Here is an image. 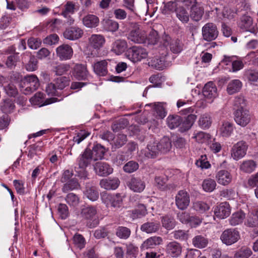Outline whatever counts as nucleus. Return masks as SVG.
Masks as SVG:
<instances>
[{
    "instance_id": "obj_52",
    "label": "nucleus",
    "mask_w": 258,
    "mask_h": 258,
    "mask_svg": "<svg viewBox=\"0 0 258 258\" xmlns=\"http://www.w3.org/2000/svg\"><path fill=\"white\" fill-rule=\"evenodd\" d=\"M131 230L126 227L119 226L116 229V235L120 239H126L131 235Z\"/></svg>"
},
{
    "instance_id": "obj_33",
    "label": "nucleus",
    "mask_w": 258,
    "mask_h": 258,
    "mask_svg": "<svg viewBox=\"0 0 258 258\" xmlns=\"http://www.w3.org/2000/svg\"><path fill=\"white\" fill-rule=\"evenodd\" d=\"M161 56L160 59L155 58L152 59L150 63L151 66L157 70H162L165 67V61H167L168 53H164V52L160 53Z\"/></svg>"
},
{
    "instance_id": "obj_56",
    "label": "nucleus",
    "mask_w": 258,
    "mask_h": 258,
    "mask_svg": "<svg viewBox=\"0 0 258 258\" xmlns=\"http://www.w3.org/2000/svg\"><path fill=\"white\" fill-rule=\"evenodd\" d=\"M252 254V251L249 248L242 247L234 254V258H248Z\"/></svg>"
},
{
    "instance_id": "obj_18",
    "label": "nucleus",
    "mask_w": 258,
    "mask_h": 258,
    "mask_svg": "<svg viewBox=\"0 0 258 258\" xmlns=\"http://www.w3.org/2000/svg\"><path fill=\"white\" fill-rule=\"evenodd\" d=\"M231 213L230 205L227 202L221 203L217 206L214 210V214L216 217L220 219H224L228 217Z\"/></svg>"
},
{
    "instance_id": "obj_15",
    "label": "nucleus",
    "mask_w": 258,
    "mask_h": 258,
    "mask_svg": "<svg viewBox=\"0 0 258 258\" xmlns=\"http://www.w3.org/2000/svg\"><path fill=\"white\" fill-rule=\"evenodd\" d=\"M101 199L106 205H110L114 208H119L122 204V197L120 194L115 195L103 194Z\"/></svg>"
},
{
    "instance_id": "obj_12",
    "label": "nucleus",
    "mask_w": 258,
    "mask_h": 258,
    "mask_svg": "<svg viewBox=\"0 0 258 258\" xmlns=\"http://www.w3.org/2000/svg\"><path fill=\"white\" fill-rule=\"evenodd\" d=\"M203 94L209 103H212L217 97V89L215 84L212 82L206 83L203 89Z\"/></svg>"
},
{
    "instance_id": "obj_43",
    "label": "nucleus",
    "mask_w": 258,
    "mask_h": 258,
    "mask_svg": "<svg viewBox=\"0 0 258 258\" xmlns=\"http://www.w3.org/2000/svg\"><path fill=\"white\" fill-rule=\"evenodd\" d=\"M212 122V119L210 115L208 113H204L200 117L198 123L201 128L206 129L210 127Z\"/></svg>"
},
{
    "instance_id": "obj_32",
    "label": "nucleus",
    "mask_w": 258,
    "mask_h": 258,
    "mask_svg": "<svg viewBox=\"0 0 258 258\" xmlns=\"http://www.w3.org/2000/svg\"><path fill=\"white\" fill-rule=\"evenodd\" d=\"M108 62L106 60L97 61L93 65L94 73L100 76H105L108 73Z\"/></svg>"
},
{
    "instance_id": "obj_17",
    "label": "nucleus",
    "mask_w": 258,
    "mask_h": 258,
    "mask_svg": "<svg viewBox=\"0 0 258 258\" xmlns=\"http://www.w3.org/2000/svg\"><path fill=\"white\" fill-rule=\"evenodd\" d=\"M44 95L43 93L37 92L30 99V101L33 105L39 107L51 104L55 101L56 98H53L46 100L44 101Z\"/></svg>"
},
{
    "instance_id": "obj_1",
    "label": "nucleus",
    "mask_w": 258,
    "mask_h": 258,
    "mask_svg": "<svg viewBox=\"0 0 258 258\" xmlns=\"http://www.w3.org/2000/svg\"><path fill=\"white\" fill-rule=\"evenodd\" d=\"M172 147L171 141L167 137H164L160 141L150 142L144 151L146 157L153 159L160 154H166L169 152Z\"/></svg>"
},
{
    "instance_id": "obj_42",
    "label": "nucleus",
    "mask_w": 258,
    "mask_h": 258,
    "mask_svg": "<svg viewBox=\"0 0 258 258\" xmlns=\"http://www.w3.org/2000/svg\"><path fill=\"white\" fill-rule=\"evenodd\" d=\"M102 25L105 30L112 32L116 31L119 28L118 22L110 19L103 20Z\"/></svg>"
},
{
    "instance_id": "obj_22",
    "label": "nucleus",
    "mask_w": 258,
    "mask_h": 258,
    "mask_svg": "<svg viewBox=\"0 0 258 258\" xmlns=\"http://www.w3.org/2000/svg\"><path fill=\"white\" fill-rule=\"evenodd\" d=\"M96 173L99 176H107L113 172V168L107 163L99 162L94 166Z\"/></svg>"
},
{
    "instance_id": "obj_4",
    "label": "nucleus",
    "mask_w": 258,
    "mask_h": 258,
    "mask_svg": "<svg viewBox=\"0 0 258 258\" xmlns=\"http://www.w3.org/2000/svg\"><path fill=\"white\" fill-rule=\"evenodd\" d=\"M105 37L101 34H92L88 38V45L93 48L89 54L93 57L98 56L99 51L105 43Z\"/></svg>"
},
{
    "instance_id": "obj_53",
    "label": "nucleus",
    "mask_w": 258,
    "mask_h": 258,
    "mask_svg": "<svg viewBox=\"0 0 258 258\" xmlns=\"http://www.w3.org/2000/svg\"><path fill=\"white\" fill-rule=\"evenodd\" d=\"M85 196L90 201H95L99 198V193L95 187H87L84 192Z\"/></svg>"
},
{
    "instance_id": "obj_11",
    "label": "nucleus",
    "mask_w": 258,
    "mask_h": 258,
    "mask_svg": "<svg viewBox=\"0 0 258 258\" xmlns=\"http://www.w3.org/2000/svg\"><path fill=\"white\" fill-rule=\"evenodd\" d=\"M163 51L165 50V53H167L166 52L167 47L169 46V48L173 53H178L181 51L182 50V45L180 41L178 39H171V38L168 36L166 35L163 38Z\"/></svg>"
},
{
    "instance_id": "obj_2",
    "label": "nucleus",
    "mask_w": 258,
    "mask_h": 258,
    "mask_svg": "<svg viewBox=\"0 0 258 258\" xmlns=\"http://www.w3.org/2000/svg\"><path fill=\"white\" fill-rule=\"evenodd\" d=\"M40 83L37 77L35 75L25 76L21 80L20 87L21 91L25 95H28L36 90Z\"/></svg>"
},
{
    "instance_id": "obj_20",
    "label": "nucleus",
    "mask_w": 258,
    "mask_h": 258,
    "mask_svg": "<svg viewBox=\"0 0 258 258\" xmlns=\"http://www.w3.org/2000/svg\"><path fill=\"white\" fill-rule=\"evenodd\" d=\"M167 253L172 257H177L182 252V247L180 243L176 241L168 243L166 247Z\"/></svg>"
},
{
    "instance_id": "obj_29",
    "label": "nucleus",
    "mask_w": 258,
    "mask_h": 258,
    "mask_svg": "<svg viewBox=\"0 0 258 258\" xmlns=\"http://www.w3.org/2000/svg\"><path fill=\"white\" fill-rule=\"evenodd\" d=\"M120 183L117 178L103 179L100 181V185L102 188L106 190L115 189Z\"/></svg>"
},
{
    "instance_id": "obj_41",
    "label": "nucleus",
    "mask_w": 258,
    "mask_h": 258,
    "mask_svg": "<svg viewBox=\"0 0 258 258\" xmlns=\"http://www.w3.org/2000/svg\"><path fill=\"white\" fill-rule=\"evenodd\" d=\"M245 217V214L242 211L235 212L229 219L230 224L232 226L237 225L243 222Z\"/></svg>"
},
{
    "instance_id": "obj_24",
    "label": "nucleus",
    "mask_w": 258,
    "mask_h": 258,
    "mask_svg": "<svg viewBox=\"0 0 258 258\" xmlns=\"http://www.w3.org/2000/svg\"><path fill=\"white\" fill-rule=\"evenodd\" d=\"M216 179L219 184L227 185L231 182L232 176L227 170H221L216 173Z\"/></svg>"
},
{
    "instance_id": "obj_31",
    "label": "nucleus",
    "mask_w": 258,
    "mask_h": 258,
    "mask_svg": "<svg viewBox=\"0 0 258 258\" xmlns=\"http://www.w3.org/2000/svg\"><path fill=\"white\" fill-rule=\"evenodd\" d=\"M127 46V43L125 40L118 39L112 44L111 51L116 55H120L124 52Z\"/></svg>"
},
{
    "instance_id": "obj_44",
    "label": "nucleus",
    "mask_w": 258,
    "mask_h": 258,
    "mask_svg": "<svg viewBox=\"0 0 258 258\" xmlns=\"http://www.w3.org/2000/svg\"><path fill=\"white\" fill-rule=\"evenodd\" d=\"M192 138L199 143H208L211 139V136L202 131L194 132Z\"/></svg>"
},
{
    "instance_id": "obj_39",
    "label": "nucleus",
    "mask_w": 258,
    "mask_h": 258,
    "mask_svg": "<svg viewBox=\"0 0 258 258\" xmlns=\"http://www.w3.org/2000/svg\"><path fill=\"white\" fill-rule=\"evenodd\" d=\"M192 244L196 248H203L207 246L208 239L203 235H197L192 238Z\"/></svg>"
},
{
    "instance_id": "obj_62",
    "label": "nucleus",
    "mask_w": 258,
    "mask_h": 258,
    "mask_svg": "<svg viewBox=\"0 0 258 258\" xmlns=\"http://www.w3.org/2000/svg\"><path fill=\"white\" fill-rule=\"evenodd\" d=\"M139 164L134 161H130L123 166V170L126 173H132L139 168Z\"/></svg>"
},
{
    "instance_id": "obj_30",
    "label": "nucleus",
    "mask_w": 258,
    "mask_h": 258,
    "mask_svg": "<svg viewBox=\"0 0 258 258\" xmlns=\"http://www.w3.org/2000/svg\"><path fill=\"white\" fill-rule=\"evenodd\" d=\"M82 23L87 28H94L99 25V19L95 15L88 14L83 18Z\"/></svg>"
},
{
    "instance_id": "obj_26",
    "label": "nucleus",
    "mask_w": 258,
    "mask_h": 258,
    "mask_svg": "<svg viewBox=\"0 0 258 258\" xmlns=\"http://www.w3.org/2000/svg\"><path fill=\"white\" fill-rule=\"evenodd\" d=\"M73 75L79 80H85L89 76V72L86 66L82 64H77L74 69Z\"/></svg>"
},
{
    "instance_id": "obj_49",
    "label": "nucleus",
    "mask_w": 258,
    "mask_h": 258,
    "mask_svg": "<svg viewBox=\"0 0 258 258\" xmlns=\"http://www.w3.org/2000/svg\"><path fill=\"white\" fill-rule=\"evenodd\" d=\"M112 144V148L118 149L123 146L127 142L126 136L123 134H119L116 137H114Z\"/></svg>"
},
{
    "instance_id": "obj_59",
    "label": "nucleus",
    "mask_w": 258,
    "mask_h": 258,
    "mask_svg": "<svg viewBox=\"0 0 258 258\" xmlns=\"http://www.w3.org/2000/svg\"><path fill=\"white\" fill-rule=\"evenodd\" d=\"M15 107L13 101L10 99H6L1 105V109L5 113H10Z\"/></svg>"
},
{
    "instance_id": "obj_46",
    "label": "nucleus",
    "mask_w": 258,
    "mask_h": 258,
    "mask_svg": "<svg viewBox=\"0 0 258 258\" xmlns=\"http://www.w3.org/2000/svg\"><path fill=\"white\" fill-rule=\"evenodd\" d=\"M171 234L173 237L180 241H186L189 238L188 231L184 230H177L173 231Z\"/></svg>"
},
{
    "instance_id": "obj_36",
    "label": "nucleus",
    "mask_w": 258,
    "mask_h": 258,
    "mask_svg": "<svg viewBox=\"0 0 258 258\" xmlns=\"http://www.w3.org/2000/svg\"><path fill=\"white\" fill-rule=\"evenodd\" d=\"M242 86V82L238 79H234L231 81L227 87V93L232 95L239 92Z\"/></svg>"
},
{
    "instance_id": "obj_58",
    "label": "nucleus",
    "mask_w": 258,
    "mask_h": 258,
    "mask_svg": "<svg viewBox=\"0 0 258 258\" xmlns=\"http://www.w3.org/2000/svg\"><path fill=\"white\" fill-rule=\"evenodd\" d=\"M19 59L18 53H13L8 56L6 61V65L10 69H13Z\"/></svg>"
},
{
    "instance_id": "obj_23",
    "label": "nucleus",
    "mask_w": 258,
    "mask_h": 258,
    "mask_svg": "<svg viewBox=\"0 0 258 258\" xmlns=\"http://www.w3.org/2000/svg\"><path fill=\"white\" fill-rule=\"evenodd\" d=\"M83 33L81 28L73 27L67 29L63 32V36L67 39L74 40L81 38Z\"/></svg>"
},
{
    "instance_id": "obj_27",
    "label": "nucleus",
    "mask_w": 258,
    "mask_h": 258,
    "mask_svg": "<svg viewBox=\"0 0 258 258\" xmlns=\"http://www.w3.org/2000/svg\"><path fill=\"white\" fill-rule=\"evenodd\" d=\"M160 224L159 222L148 221L143 224L141 226V230L148 234H152L157 232L160 228Z\"/></svg>"
},
{
    "instance_id": "obj_6",
    "label": "nucleus",
    "mask_w": 258,
    "mask_h": 258,
    "mask_svg": "<svg viewBox=\"0 0 258 258\" xmlns=\"http://www.w3.org/2000/svg\"><path fill=\"white\" fill-rule=\"evenodd\" d=\"M128 40L136 43H144L147 38V34L145 31L140 28L139 25L134 24L133 29L127 35Z\"/></svg>"
},
{
    "instance_id": "obj_14",
    "label": "nucleus",
    "mask_w": 258,
    "mask_h": 258,
    "mask_svg": "<svg viewBox=\"0 0 258 258\" xmlns=\"http://www.w3.org/2000/svg\"><path fill=\"white\" fill-rule=\"evenodd\" d=\"M234 120L239 125L244 127L250 121V115L246 109H237L234 111Z\"/></svg>"
},
{
    "instance_id": "obj_8",
    "label": "nucleus",
    "mask_w": 258,
    "mask_h": 258,
    "mask_svg": "<svg viewBox=\"0 0 258 258\" xmlns=\"http://www.w3.org/2000/svg\"><path fill=\"white\" fill-rule=\"evenodd\" d=\"M79 9V6L77 3L68 1L64 5L61 12V15L66 19V22L68 25H72L74 23V20L71 15L75 13Z\"/></svg>"
},
{
    "instance_id": "obj_38",
    "label": "nucleus",
    "mask_w": 258,
    "mask_h": 258,
    "mask_svg": "<svg viewBox=\"0 0 258 258\" xmlns=\"http://www.w3.org/2000/svg\"><path fill=\"white\" fill-rule=\"evenodd\" d=\"M252 18L248 16L243 15L241 18L240 26L241 29H244L245 31L254 33L253 29L252 28Z\"/></svg>"
},
{
    "instance_id": "obj_28",
    "label": "nucleus",
    "mask_w": 258,
    "mask_h": 258,
    "mask_svg": "<svg viewBox=\"0 0 258 258\" xmlns=\"http://www.w3.org/2000/svg\"><path fill=\"white\" fill-rule=\"evenodd\" d=\"M196 119L197 116L193 114H189L184 120L181 118V123L179 126V131L183 133L189 130Z\"/></svg>"
},
{
    "instance_id": "obj_51",
    "label": "nucleus",
    "mask_w": 258,
    "mask_h": 258,
    "mask_svg": "<svg viewBox=\"0 0 258 258\" xmlns=\"http://www.w3.org/2000/svg\"><path fill=\"white\" fill-rule=\"evenodd\" d=\"M66 182L62 188V191L63 192L78 189L80 186L77 180L74 178L71 179Z\"/></svg>"
},
{
    "instance_id": "obj_60",
    "label": "nucleus",
    "mask_w": 258,
    "mask_h": 258,
    "mask_svg": "<svg viewBox=\"0 0 258 258\" xmlns=\"http://www.w3.org/2000/svg\"><path fill=\"white\" fill-rule=\"evenodd\" d=\"M153 106L154 110L156 113L157 117L161 119L164 118L166 115V112L163 104L161 103H158L157 104H154Z\"/></svg>"
},
{
    "instance_id": "obj_50",
    "label": "nucleus",
    "mask_w": 258,
    "mask_h": 258,
    "mask_svg": "<svg viewBox=\"0 0 258 258\" xmlns=\"http://www.w3.org/2000/svg\"><path fill=\"white\" fill-rule=\"evenodd\" d=\"M167 124L170 129L179 127L181 123V117L178 115H169L166 119Z\"/></svg>"
},
{
    "instance_id": "obj_47",
    "label": "nucleus",
    "mask_w": 258,
    "mask_h": 258,
    "mask_svg": "<svg viewBox=\"0 0 258 258\" xmlns=\"http://www.w3.org/2000/svg\"><path fill=\"white\" fill-rule=\"evenodd\" d=\"M255 162L251 160L244 161L240 166V169L246 173H251L253 171L256 167Z\"/></svg>"
},
{
    "instance_id": "obj_3",
    "label": "nucleus",
    "mask_w": 258,
    "mask_h": 258,
    "mask_svg": "<svg viewBox=\"0 0 258 258\" xmlns=\"http://www.w3.org/2000/svg\"><path fill=\"white\" fill-rule=\"evenodd\" d=\"M81 216L87 221V225L90 228L97 226L99 224V219L96 207L87 206L82 208Z\"/></svg>"
},
{
    "instance_id": "obj_16",
    "label": "nucleus",
    "mask_w": 258,
    "mask_h": 258,
    "mask_svg": "<svg viewBox=\"0 0 258 258\" xmlns=\"http://www.w3.org/2000/svg\"><path fill=\"white\" fill-rule=\"evenodd\" d=\"M57 56L60 60H66L71 58L73 54L72 48L68 44H62L56 49Z\"/></svg>"
},
{
    "instance_id": "obj_9",
    "label": "nucleus",
    "mask_w": 258,
    "mask_h": 258,
    "mask_svg": "<svg viewBox=\"0 0 258 258\" xmlns=\"http://www.w3.org/2000/svg\"><path fill=\"white\" fill-rule=\"evenodd\" d=\"M248 146L244 141H241L234 145L231 150V155L235 160H238L245 156Z\"/></svg>"
},
{
    "instance_id": "obj_40",
    "label": "nucleus",
    "mask_w": 258,
    "mask_h": 258,
    "mask_svg": "<svg viewBox=\"0 0 258 258\" xmlns=\"http://www.w3.org/2000/svg\"><path fill=\"white\" fill-rule=\"evenodd\" d=\"M176 15L178 20L182 23H187L189 20L190 15L183 7H179L176 10Z\"/></svg>"
},
{
    "instance_id": "obj_35",
    "label": "nucleus",
    "mask_w": 258,
    "mask_h": 258,
    "mask_svg": "<svg viewBox=\"0 0 258 258\" xmlns=\"http://www.w3.org/2000/svg\"><path fill=\"white\" fill-rule=\"evenodd\" d=\"M234 130V124L228 121L223 122L220 127V134L223 137H229L231 136Z\"/></svg>"
},
{
    "instance_id": "obj_48",
    "label": "nucleus",
    "mask_w": 258,
    "mask_h": 258,
    "mask_svg": "<svg viewBox=\"0 0 258 258\" xmlns=\"http://www.w3.org/2000/svg\"><path fill=\"white\" fill-rule=\"evenodd\" d=\"M147 213L146 207L143 204H139L136 208L132 211V216L133 219L145 216Z\"/></svg>"
},
{
    "instance_id": "obj_45",
    "label": "nucleus",
    "mask_w": 258,
    "mask_h": 258,
    "mask_svg": "<svg viewBox=\"0 0 258 258\" xmlns=\"http://www.w3.org/2000/svg\"><path fill=\"white\" fill-rule=\"evenodd\" d=\"M126 258L136 257L138 254V247L131 242L126 243Z\"/></svg>"
},
{
    "instance_id": "obj_19",
    "label": "nucleus",
    "mask_w": 258,
    "mask_h": 258,
    "mask_svg": "<svg viewBox=\"0 0 258 258\" xmlns=\"http://www.w3.org/2000/svg\"><path fill=\"white\" fill-rule=\"evenodd\" d=\"M92 161H94V159L91 155V150L88 149H86L78 159L79 166L83 171Z\"/></svg>"
},
{
    "instance_id": "obj_7",
    "label": "nucleus",
    "mask_w": 258,
    "mask_h": 258,
    "mask_svg": "<svg viewBox=\"0 0 258 258\" xmlns=\"http://www.w3.org/2000/svg\"><path fill=\"white\" fill-rule=\"evenodd\" d=\"M239 238V232L233 228L225 230L220 236L222 242L226 245H231L236 243Z\"/></svg>"
},
{
    "instance_id": "obj_25",
    "label": "nucleus",
    "mask_w": 258,
    "mask_h": 258,
    "mask_svg": "<svg viewBox=\"0 0 258 258\" xmlns=\"http://www.w3.org/2000/svg\"><path fill=\"white\" fill-rule=\"evenodd\" d=\"M129 188L134 192H141L146 186L145 182L140 178L133 177L128 181Z\"/></svg>"
},
{
    "instance_id": "obj_63",
    "label": "nucleus",
    "mask_w": 258,
    "mask_h": 258,
    "mask_svg": "<svg viewBox=\"0 0 258 258\" xmlns=\"http://www.w3.org/2000/svg\"><path fill=\"white\" fill-rule=\"evenodd\" d=\"M55 85L57 89L62 90L69 85V80L66 77H61L55 80Z\"/></svg>"
},
{
    "instance_id": "obj_37",
    "label": "nucleus",
    "mask_w": 258,
    "mask_h": 258,
    "mask_svg": "<svg viewBox=\"0 0 258 258\" xmlns=\"http://www.w3.org/2000/svg\"><path fill=\"white\" fill-rule=\"evenodd\" d=\"M105 153V148L100 144L94 145L92 150H91V154L94 159V161L102 159Z\"/></svg>"
},
{
    "instance_id": "obj_10",
    "label": "nucleus",
    "mask_w": 258,
    "mask_h": 258,
    "mask_svg": "<svg viewBox=\"0 0 258 258\" xmlns=\"http://www.w3.org/2000/svg\"><path fill=\"white\" fill-rule=\"evenodd\" d=\"M218 33L216 25L213 23H208L202 28L203 39L207 41H211L216 39L218 37Z\"/></svg>"
},
{
    "instance_id": "obj_34",
    "label": "nucleus",
    "mask_w": 258,
    "mask_h": 258,
    "mask_svg": "<svg viewBox=\"0 0 258 258\" xmlns=\"http://www.w3.org/2000/svg\"><path fill=\"white\" fill-rule=\"evenodd\" d=\"M204 14V9L203 7L197 5L190 9V17L194 21H199L201 20Z\"/></svg>"
},
{
    "instance_id": "obj_13",
    "label": "nucleus",
    "mask_w": 258,
    "mask_h": 258,
    "mask_svg": "<svg viewBox=\"0 0 258 258\" xmlns=\"http://www.w3.org/2000/svg\"><path fill=\"white\" fill-rule=\"evenodd\" d=\"M190 197L188 193L183 190H179L175 196V204L178 209L184 210L189 206Z\"/></svg>"
},
{
    "instance_id": "obj_21",
    "label": "nucleus",
    "mask_w": 258,
    "mask_h": 258,
    "mask_svg": "<svg viewBox=\"0 0 258 258\" xmlns=\"http://www.w3.org/2000/svg\"><path fill=\"white\" fill-rule=\"evenodd\" d=\"M163 243V239L160 236H151L145 240L141 246L142 250L154 248Z\"/></svg>"
},
{
    "instance_id": "obj_55",
    "label": "nucleus",
    "mask_w": 258,
    "mask_h": 258,
    "mask_svg": "<svg viewBox=\"0 0 258 258\" xmlns=\"http://www.w3.org/2000/svg\"><path fill=\"white\" fill-rule=\"evenodd\" d=\"M162 226L167 230H171L174 228L175 226V221L172 217L165 216L161 220Z\"/></svg>"
},
{
    "instance_id": "obj_64",
    "label": "nucleus",
    "mask_w": 258,
    "mask_h": 258,
    "mask_svg": "<svg viewBox=\"0 0 258 258\" xmlns=\"http://www.w3.org/2000/svg\"><path fill=\"white\" fill-rule=\"evenodd\" d=\"M5 92L10 96L15 97L18 94V90L16 86L12 83H10L4 86Z\"/></svg>"
},
{
    "instance_id": "obj_61",
    "label": "nucleus",
    "mask_w": 258,
    "mask_h": 258,
    "mask_svg": "<svg viewBox=\"0 0 258 258\" xmlns=\"http://www.w3.org/2000/svg\"><path fill=\"white\" fill-rule=\"evenodd\" d=\"M245 224L247 226L251 227H256L258 225V218L256 216L254 211L248 215Z\"/></svg>"
},
{
    "instance_id": "obj_54",
    "label": "nucleus",
    "mask_w": 258,
    "mask_h": 258,
    "mask_svg": "<svg viewBox=\"0 0 258 258\" xmlns=\"http://www.w3.org/2000/svg\"><path fill=\"white\" fill-rule=\"evenodd\" d=\"M216 181L211 178L205 179L202 183V187L204 191L206 192H212L216 188Z\"/></svg>"
},
{
    "instance_id": "obj_5",
    "label": "nucleus",
    "mask_w": 258,
    "mask_h": 258,
    "mask_svg": "<svg viewBox=\"0 0 258 258\" xmlns=\"http://www.w3.org/2000/svg\"><path fill=\"white\" fill-rule=\"evenodd\" d=\"M125 55L128 59L135 63L146 58L148 52L141 46H134L127 49Z\"/></svg>"
},
{
    "instance_id": "obj_57",
    "label": "nucleus",
    "mask_w": 258,
    "mask_h": 258,
    "mask_svg": "<svg viewBox=\"0 0 258 258\" xmlns=\"http://www.w3.org/2000/svg\"><path fill=\"white\" fill-rule=\"evenodd\" d=\"M70 66L67 63H60L53 67V71L56 75L61 76L70 70Z\"/></svg>"
}]
</instances>
